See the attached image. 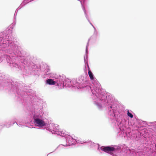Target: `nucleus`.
I'll return each instance as SVG.
<instances>
[{
  "instance_id": "f257e3e1",
  "label": "nucleus",
  "mask_w": 156,
  "mask_h": 156,
  "mask_svg": "<svg viewBox=\"0 0 156 156\" xmlns=\"http://www.w3.org/2000/svg\"><path fill=\"white\" fill-rule=\"evenodd\" d=\"M17 53H14L13 57L5 55L6 60L8 65L12 68H15L21 69L20 66L16 61H20L24 68L28 67L31 74L39 76L41 70V65L40 64H35L31 62L25 57L26 52L22 49L21 47L19 46L16 50Z\"/></svg>"
},
{
  "instance_id": "f03ea898",
  "label": "nucleus",
  "mask_w": 156,
  "mask_h": 156,
  "mask_svg": "<svg viewBox=\"0 0 156 156\" xmlns=\"http://www.w3.org/2000/svg\"><path fill=\"white\" fill-rule=\"evenodd\" d=\"M53 77L55 78V80L51 78L47 79L45 81V83L50 85H55L60 88H70L72 84L76 86L79 85V83L75 79H73L72 81L68 78L64 79L63 76L60 75L59 76H53Z\"/></svg>"
},
{
  "instance_id": "7ed1b4c3",
  "label": "nucleus",
  "mask_w": 156,
  "mask_h": 156,
  "mask_svg": "<svg viewBox=\"0 0 156 156\" xmlns=\"http://www.w3.org/2000/svg\"><path fill=\"white\" fill-rule=\"evenodd\" d=\"M7 88H25L21 83H18L14 79H12L5 75L0 74V87Z\"/></svg>"
},
{
  "instance_id": "20e7f679",
  "label": "nucleus",
  "mask_w": 156,
  "mask_h": 156,
  "mask_svg": "<svg viewBox=\"0 0 156 156\" xmlns=\"http://www.w3.org/2000/svg\"><path fill=\"white\" fill-rule=\"evenodd\" d=\"M85 67H87V68L88 75L90 79L92 81V83L94 86L93 88H101V84L97 81L94 76L93 74L90 71L88 64L85 65Z\"/></svg>"
},
{
  "instance_id": "39448f33",
  "label": "nucleus",
  "mask_w": 156,
  "mask_h": 156,
  "mask_svg": "<svg viewBox=\"0 0 156 156\" xmlns=\"http://www.w3.org/2000/svg\"><path fill=\"white\" fill-rule=\"evenodd\" d=\"M84 76H83L81 75L78 78V80L77 79L74 78L76 80L77 82L79 83V85L78 86H76L75 85H72L70 88H91L90 87L87 86H85L83 84V83L82 82V81H83L84 79ZM72 80H70L71 81H72Z\"/></svg>"
},
{
  "instance_id": "423d86ee",
  "label": "nucleus",
  "mask_w": 156,
  "mask_h": 156,
  "mask_svg": "<svg viewBox=\"0 0 156 156\" xmlns=\"http://www.w3.org/2000/svg\"><path fill=\"white\" fill-rule=\"evenodd\" d=\"M89 41L90 39H88L86 46V48L85 50V55H84V60L85 65L88 64V47L89 46Z\"/></svg>"
},
{
  "instance_id": "0eeeda50",
  "label": "nucleus",
  "mask_w": 156,
  "mask_h": 156,
  "mask_svg": "<svg viewBox=\"0 0 156 156\" xmlns=\"http://www.w3.org/2000/svg\"><path fill=\"white\" fill-rule=\"evenodd\" d=\"M102 150L105 152L108 153L109 154H111L114 151H115V149L113 147L110 146H105L101 147Z\"/></svg>"
},
{
  "instance_id": "6e6552de",
  "label": "nucleus",
  "mask_w": 156,
  "mask_h": 156,
  "mask_svg": "<svg viewBox=\"0 0 156 156\" xmlns=\"http://www.w3.org/2000/svg\"><path fill=\"white\" fill-rule=\"evenodd\" d=\"M34 122L36 125L39 127H42L45 125V123L43 120L39 118L34 119Z\"/></svg>"
},
{
  "instance_id": "1a4fd4ad",
  "label": "nucleus",
  "mask_w": 156,
  "mask_h": 156,
  "mask_svg": "<svg viewBox=\"0 0 156 156\" xmlns=\"http://www.w3.org/2000/svg\"><path fill=\"white\" fill-rule=\"evenodd\" d=\"M82 9L83 11L84 12V14L85 15V16L86 19H87V20H88V22H89L90 24L92 26V27H93L94 29V28H95L94 27V26L93 25V24L92 23L90 22V20L88 16V15H87V11L86 10L85 8L83 7V5L82 4Z\"/></svg>"
},
{
  "instance_id": "9d476101",
  "label": "nucleus",
  "mask_w": 156,
  "mask_h": 156,
  "mask_svg": "<svg viewBox=\"0 0 156 156\" xmlns=\"http://www.w3.org/2000/svg\"><path fill=\"white\" fill-rule=\"evenodd\" d=\"M98 32L96 28H94V32L93 35L92 36L88 39L90 40L93 39L95 40L96 39L97 37L98 36Z\"/></svg>"
},
{
  "instance_id": "9b49d317",
  "label": "nucleus",
  "mask_w": 156,
  "mask_h": 156,
  "mask_svg": "<svg viewBox=\"0 0 156 156\" xmlns=\"http://www.w3.org/2000/svg\"><path fill=\"white\" fill-rule=\"evenodd\" d=\"M45 74L48 75L49 77H53V76H52V74L51 73H48L50 71V69L48 68L45 69Z\"/></svg>"
},
{
  "instance_id": "f8f14e48",
  "label": "nucleus",
  "mask_w": 156,
  "mask_h": 156,
  "mask_svg": "<svg viewBox=\"0 0 156 156\" xmlns=\"http://www.w3.org/2000/svg\"><path fill=\"white\" fill-rule=\"evenodd\" d=\"M17 14V13L15 12L14 14V19L13 21V23H12V27H13L16 24V16Z\"/></svg>"
},
{
  "instance_id": "ddd939ff",
  "label": "nucleus",
  "mask_w": 156,
  "mask_h": 156,
  "mask_svg": "<svg viewBox=\"0 0 156 156\" xmlns=\"http://www.w3.org/2000/svg\"><path fill=\"white\" fill-rule=\"evenodd\" d=\"M87 0H81V1L79 0L81 3V5H82V4L83 5V7L85 8L84 7V5L86 3V1ZM79 1V0H78Z\"/></svg>"
},
{
  "instance_id": "4468645a",
  "label": "nucleus",
  "mask_w": 156,
  "mask_h": 156,
  "mask_svg": "<svg viewBox=\"0 0 156 156\" xmlns=\"http://www.w3.org/2000/svg\"><path fill=\"white\" fill-rule=\"evenodd\" d=\"M127 115L129 116L131 118H132L133 117V115L131 113H130L129 111H128Z\"/></svg>"
},
{
  "instance_id": "2eb2a0df",
  "label": "nucleus",
  "mask_w": 156,
  "mask_h": 156,
  "mask_svg": "<svg viewBox=\"0 0 156 156\" xmlns=\"http://www.w3.org/2000/svg\"><path fill=\"white\" fill-rule=\"evenodd\" d=\"M2 56V55H1L0 56V62H1L3 60V59H2V58L1 57Z\"/></svg>"
}]
</instances>
